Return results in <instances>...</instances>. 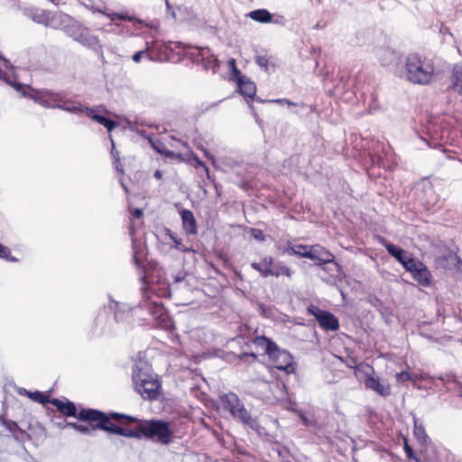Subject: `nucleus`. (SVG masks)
<instances>
[{
	"mask_svg": "<svg viewBox=\"0 0 462 462\" xmlns=\"http://www.w3.org/2000/svg\"><path fill=\"white\" fill-rule=\"evenodd\" d=\"M106 15L107 17H109L112 22H116V20L125 21V22H133L134 20V15H131L125 12H121V13L111 12V13L106 14Z\"/></svg>",
	"mask_w": 462,
	"mask_h": 462,
	"instance_id": "obj_31",
	"label": "nucleus"
},
{
	"mask_svg": "<svg viewBox=\"0 0 462 462\" xmlns=\"http://www.w3.org/2000/svg\"><path fill=\"white\" fill-rule=\"evenodd\" d=\"M50 402L57 408L60 415L76 418L79 422H87V409H81L78 412L75 403L68 399L53 398Z\"/></svg>",
	"mask_w": 462,
	"mask_h": 462,
	"instance_id": "obj_8",
	"label": "nucleus"
},
{
	"mask_svg": "<svg viewBox=\"0 0 462 462\" xmlns=\"http://www.w3.org/2000/svg\"><path fill=\"white\" fill-rule=\"evenodd\" d=\"M145 53L144 51H137L135 52L134 55H133V60L136 63L140 62L141 61V59H142V56Z\"/></svg>",
	"mask_w": 462,
	"mask_h": 462,
	"instance_id": "obj_46",
	"label": "nucleus"
},
{
	"mask_svg": "<svg viewBox=\"0 0 462 462\" xmlns=\"http://www.w3.org/2000/svg\"><path fill=\"white\" fill-rule=\"evenodd\" d=\"M251 233L254 239H256L258 241H264L265 236L263 235V232L261 229L252 228Z\"/></svg>",
	"mask_w": 462,
	"mask_h": 462,
	"instance_id": "obj_43",
	"label": "nucleus"
},
{
	"mask_svg": "<svg viewBox=\"0 0 462 462\" xmlns=\"http://www.w3.org/2000/svg\"><path fill=\"white\" fill-rule=\"evenodd\" d=\"M219 401L223 409L228 411L236 420H240L255 431L260 430V423L257 419L250 415L236 393L231 392L223 393L219 396Z\"/></svg>",
	"mask_w": 462,
	"mask_h": 462,
	"instance_id": "obj_6",
	"label": "nucleus"
},
{
	"mask_svg": "<svg viewBox=\"0 0 462 462\" xmlns=\"http://www.w3.org/2000/svg\"><path fill=\"white\" fill-rule=\"evenodd\" d=\"M49 1L55 5H58L60 4L59 0H49Z\"/></svg>",
	"mask_w": 462,
	"mask_h": 462,
	"instance_id": "obj_53",
	"label": "nucleus"
},
{
	"mask_svg": "<svg viewBox=\"0 0 462 462\" xmlns=\"http://www.w3.org/2000/svg\"><path fill=\"white\" fill-rule=\"evenodd\" d=\"M308 312L315 317L319 327L326 331H337L339 328L338 319L331 312L310 304Z\"/></svg>",
	"mask_w": 462,
	"mask_h": 462,
	"instance_id": "obj_7",
	"label": "nucleus"
},
{
	"mask_svg": "<svg viewBox=\"0 0 462 462\" xmlns=\"http://www.w3.org/2000/svg\"><path fill=\"white\" fill-rule=\"evenodd\" d=\"M180 217L185 232L188 235H196L198 232V226L192 211L189 209H182Z\"/></svg>",
	"mask_w": 462,
	"mask_h": 462,
	"instance_id": "obj_20",
	"label": "nucleus"
},
{
	"mask_svg": "<svg viewBox=\"0 0 462 462\" xmlns=\"http://www.w3.org/2000/svg\"><path fill=\"white\" fill-rule=\"evenodd\" d=\"M111 153H112V156H113L114 160L116 162H119V159H120L119 152L115 149V144H114L113 141H112V151H111Z\"/></svg>",
	"mask_w": 462,
	"mask_h": 462,
	"instance_id": "obj_48",
	"label": "nucleus"
},
{
	"mask_svg": "<svg viewBox=\"0 0 462 462\" xmlns=\"http://www.w3.org/2000/svg\"><path fill=\"white\" fill-rule=\"evenodd\" d=\"M152 147L160 154L165 156L166 158L174 159L179 162H184V157L181 153L174 152L165 146V144L161 140H154L151 142Z\"/></svg>",
	"mask_w": 462,
	"mask_h": 462,
	"instance_id": "obj_21",
	"label": "nucleus"
},
{
	"mask_svg": "<svg viewBox=\"0 0 462 462\" xmlns=\"http://www.w3.org/2000/svg\"><path fill=\"white\" fill-rule=\"evenodd\" d=\"M153 176L157 180H162V172L160 170H156L154 171V173H153Z\"/></svg>",
	"mask_w": 462,
	"mask_h": 462,
	"instance_id": "obj_50",
	"label": "nucleus"
},
{
	"mask_svg": "<svg viewBox=\"0 0 462 462\" xmlns=\"http://www.w3.org/2000/svg\"><path fill=\"white\" fill-rule=\"evenodd\" d=\"M292 273L293 272L287 265L280 264L276 268V270H274V271L273 270V275L272 276L279 277L281 275H284V276L290 278V277H291Z\"/></svg>",
	"mask_w": 462,
	"mask_h": 462,
	"instance_id": "obj_36",
	"label": "nucleus"
},
{
	"mask_svg": "<svg viewBox=\"0 0 462 462\" xmlns=\"http://www.w3.org/2000/svg\"><path fill=\"white\" fill-rule=\"evenodd\" d=\"M256 63L260 67L264 68L265 69H268L269 60H268V59L265 56H258L256 58Z\"/></svg>",
	"mask_w": 462,
	"mask_h": 462,
	"instance_id": "obj_44",
	"label": "nucleus"
},
{
	"mask_svg": "<svg viewBox=\"0 0 462 462\" xmlns=\"http://www.w3.org/2000/svg\"><path fill=\"white\" fill-rule=\"evenodd\" d=\"M282 253L289 255H298L300 257L308 258L310 253V246L305 245H292L288 242L286 247L282 248Z\"/></svg>",
	"mask_w": 462,
	"mask_h": 462,
	"instance_id": "obj_26",
	"label": "nucleus"
},
{
	"mask_svg": "<svg viewBox=\"0 0 462 462\" xmlns=\"http://www.w3.org/2000/svg\"><path fill=\"white\" fill-rule=\"evenodd\" d=\"M273 264V258L272 256H265L261 263H252L251 267L260 273L263 277H269L273 275L272 266Z\"/></svg>",
	"mask_w": 462,
	"mask_h": 462,
	"instance_id": "obj_22",
	"label": "nucleus"
},
{
	"mask_svg": "<svg viewBox=\"0 0 462 462\" xmlns=\"http://www.w3.org/2000/svg\"><path fill=\"white\" fill-rule=\"evenodd\" d=\"M132 379L134 390L145 400H156L160 396L161 382L151 366L138 362L133 367Z\"/></svg>",
	"mask_w": 462,
	"mask_h": 462,
	"instance_id": "obj_3",
	"label": "nucleus"
},
{
	"mask_svg": "<svg viewBox=\"0 0 462 462\" xmlns=\"http://www.w3.org/2000/svg\"><path fill=\"white\" fill-rule=\"evenodd\" d=\"M414 435L418 439H424L426 437L425 430L422 426L417 424V420H414Z\"/></svg>",
	"mask_w": 462,
	"mask_h": 462,
	"instance_id": "obj_39",
	"label": "nucleus"
},
{
	"mask_svg": "<svg viewBox=\"0 0 462 462\" xmlns=\"http://www.w3.org/2000/svg\"><path fill=\"white\" fill-rule=\"evenodd\" d=\"M112 420L123 425H127L138 420L135 417L118 412H110L106 414L97 410L88 409V428H91L92 430L98 429L119 436L132 438L133 429L117 426L112 421Z\"/></svg>",
	"mask_w": 462,
	"mask_h": 462,
	"instance_id": "obj_2",
	"label": "nucleus"
},
{
	"mask_svg": "<svg viewBox=\"0 0 462 462\" xmlns=\"http://www.w3.org/2000/svg\"><path fill=\"white\" fill-rule=\"evenodd\" d=\"M71 25L77 26V21L69 14L62 12H51L47 26L53 29L62 30L67 35H75L71 31Z\"/></svg>",
	"mask_w": 462,
	"mask_h": 462,
	"instance_id": "obj_11",
	"label": "nucleus"
},
{
	"mask_svg": "<svg viewBox=\"0 0 462 462\" xmlns=\"http://www.w3.org/2000/svg\"><path fill=\"white\" fill-rule=\"evenodd\" d=\"M380 242L384 245L387 252L402 264L405 270L414 260L411 254L407 253L402 248L387 242L385 238H380Z\"/></svg>",
	"mask_w": 462,
	"mask_h": 462,
	"instance_id": "obj_14",
	"label": "nucleus"
},
{
	"mask_svg": "<svg viewBox=\"0 0 462 462\" xmlns=\"http://www.w3.org/2000/svg\"><path fill=\"white\" fill-rule=\"evenodd\" d=\"M115 165H116V169L118 171H123V165L121 163V161L119 160V162H116L115 161Z\"/></svg>",
	"mask_w": 462,
	"mask_h": 462,
	"instance_id": "obj_51",
	"label": "nucleus"
},
{
	"mask_svg": "<svg viewBox=\"0 0 462 462\" xmlns=\"http://www.w3.org/2000/svg\"><path fill=\"white\" fill-rule=\"evenodd\" d=\"M396 380L400 383H406L411 380V374L409 372H401L396 374Z\"/></svg>",
	"mask_w": 462,
	"mask_h": 462,
	"instance_id": "obj_41",
	"label": "nucleus"
},
{
	"mask_svg": "<svg viewBox=\"0 0 462 462\" xmlns=\"http://www.w3.org/2000/svg\"><path fill=\"white\" fill-rule=\"evenodd\" d=\"M252 343L258 348L263 350V355L273 356L278 350L277 344L265 336H257L252 339Z\"/></svg>",
	"mask_w": 462,
	"mask_h": 462,
	"instance_id": "obj_17",
	"label": "nucleus"
},
{
	"mask_svg": "<svg viewBox=\"0 0 462 462\" xmlns=\"http://www.w3.org/2000/svg\"><path fill=\"white\" fill-rule=\"evenodd\" d=\"M240 361H245L248 363H256L258 361V356L255 353H243L238 356Z\"/></svg>",
	"mask_w": 462,
	"mask_h": 462,
	"instance_id": "obj_37",
	"label": "nucleus"
},
{
	"mask_svg": "<svg viewBox=\"0 0 462 462\" xmlns=\"http://www.w3.org/2000/svg\"><path fill=\"white\" fill-rule=\"evenodd\" d=\"M450 82L451 88L462 96V64L454 65Z\"/></svg>",
	"mask_w": 462,
	"mask_h": 462,
	"instance_id": "obj_25",
	"label": "nucleus"
},
{
	"mask_svg": "<svg viewBox=\"0 0 462 462\" xmlns=\"http://www.w3.org/2000/svg\"><path fill=\"white\" fill-rule=\"evenodd\" d=\"M229 64L232 68L231 79L235 81L238 86L242 81H244L246 79V77L243 76L241 71L237 69L236 65V60L234 59H232L229 61Z\"/></svg>",
	"mask_w": 462,
	"mask_h": 462,
	"instance_id": "obj_32",
	"label": "nucleus"
},
{
	"mask_svg": "<svg viewBox=\"0 0 462 462\" xmlns=\"http://www.w3.org/2000/svg\"><path fill=\"white\" fill-rule=\"evenodd\" d=\"M88 117L92 121L103 125L108 132L113 131L119 125L117 121L111 118V113L106 108H88Z\"/></svg>",
	"mask_w": 462,
	"mask_h": 462,
	"instance_id": "obj_13",
	"label": "nucleus"
},
{
	"mask_svg": "<svg viewBox=\"0 0 462 462\" xmlns=\"http://www.w3.org/2000/svg\"><path fill=\"white\" fill-rule=\"evenodd\" d=\"M14 68L11 62L0 54V83L4 82L13 84L15 88L18 87L12 81V76L14 77Z\"/></svg>",
	"mask_w": 462,
	"mask_h": 462,
	"instance_id": "obj_19",
	"label": "nucleus"
},
{
	"mask_svg": "<svg viewBox=\"0 0 462 462\" xmlns=\"http://www.w3.org/2000/svg\"><path fill=\"white\" fill-rule=\"evenodd\" d=\"M19 393L22 395H25V396L29 397L31 400H32L33 402H36L41 404H45L47 402H50V401H51L48 399V397L43 393H42L40 391L30 392L24 388H21L19 390Z\"/></svg>",
	"mask_w": 462,
	"mask_h": 462,
	"instance_id": "obj_29",
	"label": "nucleus"
},
{
	"mask_svg": "<svg viewBox=\"0 0 462 462\" xmlns=\"http://www.w3.org/2000/svg\"><path fill=\"white\" fill-rule=\"evenodd\" d=\"M170 238L173 241L174 245L171 246L172 248H175L176 250L182 252V253H189L191 252V248L184 245L181 242V239L178 238L174 234L171 233L170 230H168Z\"/></svg>",
	"mask_w": 462,
	"mask_h": 462,
	"instance_id": "obj_34",
	"label": "nucleus"
},
{
	"mask_svg": "<svg viewBox=\"0 0 462 462\" xmlns=\"http://www.w3.org/2000/svg\"><path fill=\"white\" fill-rule=\"evenodd\" d=\"M412 278L419 284L428 287L431 284L432 275L427 266L420 261L414 259L412 263L406 268Z\"/></svg>",
	"mask_w": 462,
	"mask_h": 462,
	"instance_id": "obj_12",
	"label": "nucleus"
},
{
	"mask_svg": "<svg viewBox=\"0 0 462 462\" xmlns=\"http://www.w3.org/2000/svg\"><path fill=\"white\" fill-rule=\"evenodd\" d=\"M134 261L136 266L141 267L142 266V261L136 256H134Z\"/></svg>",
	"mask_w": 462,
	"mask_h": 462,
	"instance_id": "obj_52",
	"label": "nucleus"
},
{
	"mask_svg": "<svg viewBox=\"0 0 462 462\" xmlns=\"http://www.w3.org/2000/svg\"><path fill=\"white\" fill-rule=\"evenodd\" d=\"M192 160H193V161H194L198 165L201 166V167L205 170V171H206V173H207L208 178V179H210V172H209V169H208V167L204 163V162H202V161L198 157V155H196V154H192Z\"/></svg>",
	"mask_w": 462,
	"mask_h": 462,
	"instance_id": "obj_42",
	"label": "nucleus"
},
{
	"mask_svg": "<svg viewBox=\"0 0 462 462\" xmlns=\"http://www.w3.org/2000/svg\"><path fill=\"white\" fill-rule=\"evenodd\" d=\"M342 363H344L348 368L354 369L355 375L356 377L361 376L363 374H366L372 370V365L366 363H357V359L354 356H347L345 358L340 357Z\"/></svg>",
	"mask_w": 462,
	"mask_h": 462,
	"instance_id": "obj_18",
	"label": "nucleus"
},
{
	"mask_svg": "<svg viewBox=\"0 0 462 462\" xmlns=\"http://www.w3.org/2000/svg\"><path fill=\"white\" fill-rule=\"evenodd\" d=\"M81 5H85V0H78Z\"/></svg>",
	"mask_w": 462,
	"mask_h": 462,
	"instance_id": "obj_54",
	"label": "nucleus"
},
{
	"mask_svg": "<svg viewBox=\"0 0 462 462\" xmlns=\"http://www.w3.org/2000/svg\"><path fill=\"white\" fill-rule=\"evenodd\" d=\"M149 292H150L149 290H147L144 292L145 300H143V305L145 309L148 310L149 313L155 319V316H160L164 311H166V310L162 303L150 300L151 296H150Z\"/></svg>",
	"mask_w": 462,
	"mask_h": 462,
	"instance_id": "obj_23",
	"label": "nucleus"
},
{
	"mask_svg": "<svg viewBox=\"0 0 462 462\" xmlns=\"http://www.w3.org/2000/svg\"><path fill=\"white\" fill-rule=\"evenodd\" d=\"M252 20L260 23H269L273 22V15L266 9H256L251 11L248 14Z\"/></svg>",
	"mask_w": 462,
	"mask_h": 462,
	"instance_id": "obj_27",
	"label": "nucleus"
},
{
	"mask_svg": "<svg viewBox=\"0 0 462 462\" xmlns=\"http://www.w3.org/2000/svg\"><path fill=\"white\" fill-rule=\"evenodd\" d=\"M143 216V209L141 208H135L134 210H132V217L134 218H141Z\"/></svg>",
	"mask_w": 462,
	"mask_h": 462,
	"instance_id": "obj_47",
	"label": "nucleus"
},
{
	"mask_svg": "<svg viewBox=\"0 0 462 462\" xmlns=\"http://www.w3.org/2000/svg\"><path fill=\"white\" fill-rule=\"evenodd\" d=\"M374 369L363 374L365 387L377 393L380 396L387 397L391 394V385L388 383L382 382L378 376H374Z\"/></svg>",
	"mask_w": 462,
	"mask_h": 462,
	"instance_id": "obj_10",
	"label": "nucleus"
},
{
	"mask_svg": "<svg viewBox=\"0 0 462 462\" xmlns=\"http://www.w3.org/2000/svg\"><path fill=\"white\" fill-rule=\"evenodd\" d=\"M70 28L75 35L69 36L79 42L81 45L85 46L87 44V36L84 34V27L77 22V26L71 25Z\"/></svg>",
	"mask_w": 462,
	"mask_h": 462,
	"instance_id": "obj_30",
	"label": "nucleus"
},
{
	"mask_svg": "<svg viewBox=\"0 0 462 462\" xmlns=\"http://www.w3.org/2000/svg\"><path fill=\"white\" fill-rule=\"evenodd\" d=\"M269 359L273 362L277 370L282 371L286 374L296 373V364L290 352L278 347L277 352H275L273 356H269Z\"/></svg>",
	"mask_w": 462,
	"mask_h": 462,
	"instance_id": "obj_9",
	"label": "nucleus"
},
{
	"mask_svg": "<svg viewBox=\"0 0 462 462\" xmlns=\"http://www.w3.org/2000/svg\"><path fill=\"white\" fill-rule=\"evenodd\" d=\"M51 424L60 430L68 428V421L62 415L53 414L51 420Z\"/></svg>",
	"mask_w": 462,
	"mask_h": 462,
	"instance_id": "obj_35",
	"label": "nucleus"
},
{
	"mask_svg": "<svg viewBox=\"0 0 462 462\" xmlns=\"http://www.w3.org/2000/svg\"><path fill=\"white\" fill-rule=\"evenodd\" d=\"M138 425L133 430L132 438L151 439L163 445L172 441L173 430L171 423L162 420H137Z\"/></svg>",
	"mask_w": 462,
	"mask_h": 462,
	"instance_id": "obj_5",
	"label": "nucleus"
},
{
	"mask_svg": "<svg viewBox=\"0 0 462 462\" xmlns=\"http://www.w3.org/2000/svg\"><path fill=\"white\" fill-rule=\"evenodd\" d=\"M238 91L241 95L254 98V97L256 94V86L255 84L250 80L249 79H245L244 81H242L238 86Z\"/></svg>",
	"mask_w": 462,
	"mask_h": 462,
	"instance_id": "obj_28",
	"label": "nucleus"
},
{
	"mask_svg": "<svg viewBox=\"0 0 462 462\" xmlns=\"http://www.w3.org/2000/svg\"><path fill=\"white\" fill-rule=\"evenodd\" d=\"M372 162H373V163H377L380 166L381 165L383 166V162H382V161H381L379 156L373 155L372 156Z\"/></svg>",
	"mask_w": 462,
	"mask_h": 462,
	"instance_id": "obj_49",
	"label": "nucleus"
},
{
	"mask_svg": "<svg viewBox=\"0 0 462 462\" xmlns=\"http://www.w3.org/2000/svg\"><path fill=\"white\" fill-rule=\"evenodd\" d=\"M154 320L160 328L164 329L165 331H168L171 334L172 341H179V336L174 334V331L176 330L175 323L167 310L160 316H155Z\"/></svg>",
	"mask_w": 462,
	"mask_h": 462,
	"instance_id": "obj_16",
	"label": "nucleus"
},
{
	"mask_svg": "<svg viewBox=\"0 0 462 462\" xmlns=\"http://www.w3.org/2000/svg\"><path fill=\"white\" fill-rule=\"evenodd\" d=\"M403 449L405 451L407 458L418 460L412 448L409 445L408 439L405 437L403 438Z\"/></svg>",
	"mask_w": 462,
	"mask_h": 462,
	"instance_id": "obj_38",
	"label": "nucleus"
},
{
	"mask_svg": "<svg viewBox=\"0 0 462 462\" xmlns=\"http://www.w3.org/2000/svg\"><path fill=\"white\" fill-rule=\"evenodd\" d=\"M0 259L9 263L19 262V259L12 254L10 248L2 244H0Z\"/></svg>",
	"mask_w": 462,
	"mask_h": 462,
	"instance_id": "obj_33",
	"label": "nucleus"
},
{
	"mask_svg": "<svg viewBox=\"0 0 462 462\" xmlns=\"http://www.w3.org/2000/svg\"><path fill=\"white\" fill-rule=\"evenodd\" d=\"M26 15L33 22L47 26L51 12L41 8H30L26 11Z\"/></svg>",
	"mask_w": 462,
	"mask_h": 462,
	"instance_id": "obj_24",
	"label": "nucleus"
},
{
	"mask_svg": "<svg viewBox=\"0 0 462 462\" xmlns=\"http://www.w3.org/2000/svg\"><path fill=\"white\" fill-rule=\"evenodd\" d=\"M82 423L83 422L78 423V422L68 421V427L72 428L75 430H77L82 434H85V433H87V426L83 425Z\"/></svg>",
	"mask_w": 462,
	"mask_h": 462,
	"instance_id": "obj_40",
	"label": "nucleus"
},
{
	"mask_svg": "<svg viewBox=\"0 0 462 462\" xmlns=\"http://www.w3.org/2000/svg\"><path fill=\"white\" fill-rule=\"evenodd\" d=\"M204 154H205L206 157H208V152L207 150H204Z\"/></svg>",
	"mask_w": 462,
	"mask_h": 462,
	"instance_id": "obj_55",
	"label": "nucleus"
},
{
	"mask_svg": "<svg viewBox=\"0 0 462 462\" xmlns=\"http://www.w3.org/2000/svg\"><path fill=\"white\" fill-rule=\"evenodd\" d=\"M308 259L317 260L318 264L322 265L325 263H334L335 256L330 251H328L324 246H321L319 245H314L310 246Z\"/></svg>",
	"mask_w": 462,
	"mask_h": 462,
	"instance_id": "obj_15",
	"label": "nucleus"
},
{
	"mask_svg": "<svg viewBox=\"0 0 462 462\" xmlns=\"http://www.w3.org/2000/svg\"><path fill=\"white\" fill-rule=\"evenodd\" d=\"M12 81L14 85L19 87L15 88L13 84L8 85L20 92L22 96L30 97L45 107L60 108L79 116L87 115V107L77 100L64 99L60 93H56L49 89H32L28 85L16 82L15 79L13 78Z\"/></svg>",
	"mask_w": 462,
	"mask_h": 462,
	"instance_id": "obj_1",
	"label": "nucleus"
},
{
	"mask_svg": "<svg viewBox=\"0 0 462 462\" xmlns=\"http://www.w3.org/2000/svg\"><path fill=\"white\" fill-rule=\"evenodd\" d=\"M405 77L413 84L428 85L435 74L434 61L418 53H411L405 60Z\"/></svg>",
	"mask_w": 462,
	"mask_h": 462,
	"instance_id": "obj_4",
	"label": "nucleus"
},
{
	"mask_svg": "<svg viewBox=\"0 0 462 462\" xmlns=\"http://www.w3.org/2000/svg\"><path fill=\"white\" fill-rule=\"evenodd\" d=\"M273 103H276V104H280V105H288V106H297L296 103L294 102H291V100L289 99H286V98H278V99H274L273 100Z\"/></svg>",
	"mask_w": 462,
	"mask_h": 462,
	"instance_id": "obj_45",
	"label": "nucleus"
}]
</instances>
